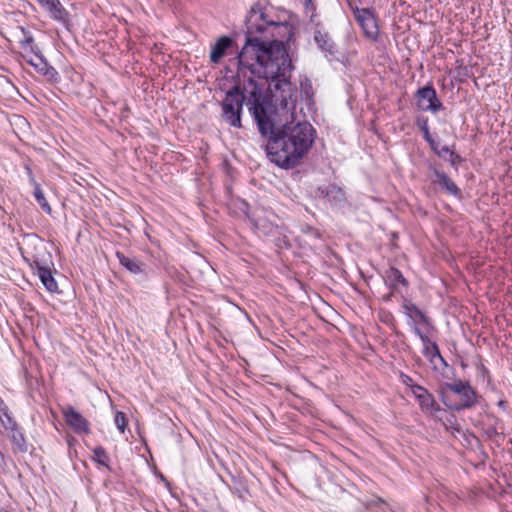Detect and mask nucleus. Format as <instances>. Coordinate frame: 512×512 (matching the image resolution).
<instances>
[{"mask_svg": "<svg viewBox=\"0 0 512 512\" xmlns=\"http://www.w3.org/2000/svg\"><path fill=\"white\" fill-rule=\"evenodd\" d=\"M276 29L288 26L270 18L268 10L260 2L253 4L246 17V41L238 56L239 72L249 70L258 78L270 80L268 89L277 105L291 120L275 118L277 107L271 103L270 113L255 108L256 124L268 159L282 169L298 166L308 154L316 138V131L307 121H297L293 110L297 100L296 87L289 77L293 70L292 60L282 41H267L274 37Z\"/></svg>", "mask_w": 512, "mask_h": 512, "instance_id": "nucleus-1", "label": "nucleus"}, {"mask_svg": "<svg viewBox=\"0 0 512 512\" xmlns=\"http://www.w3.org/2000/svg\"><path fill=\"white\" fill-rule=\"evenodd\" d=\"M243 103H246L255 121V108H263L266 114L271 110V102L264 96L263 86L252 78L248 79L242 89L239 85L232 87L222 101V117L230 126L241 128Z\"/></svg>", "mask_w": 512, "mask_h": 512, "instance_id": "nucleus-2", "label": "nucleus"}, {"mask_svg": "<svg viewBox=\"0 0 512 512\" xmlns=\"http://www.w3.org/2000/svg\"><path fill=\"white\" fill-rule=\"evenodd\" d=\"M437 393L448 409L457 412L473 408L479 398L477 391L470 383L463 380L441 383Z\"/></svg>", "mask_w": 512, "mask_h": 512, "instance_id": "nucleus-3", "label": "nucleus"}, {"mask_svg": "<svg viewBox=\"0 0 512 512\" xmlns=\"http://www.w3.org/2000/svg\"><path fill=\"white\" fill-rule=\"evenodd\" d=\"M352 11L357 23L363 31L364 36L372 42H377L379 39V26L377 19L371 10L355 6Z\"/></svg>", "mask_w": 512, "mask_h": 512, "instance_id": "nucleus-4", "label": "nucleus"}, {"mask_svg": "<svg viewBox=\"0 0 512 512\" xmlns=\"http://www.w3.org/2000/svg\"><path fill=\"white\" fill-rule=\"evenodd\" d=\"M404 314L408 318V325L415 332L416 329H435L432 319L421 311L415 304L405 301L402 304Z\"/></svg>", "mask_w": 512, "mask_h": 512, "instance_id": "nucleus-5", "label": "nucleus"}, {"mask_svg": "<svg viewBox=\"0 0 512 512\" xmlns=\"http://www.w3.org/2000/svg\"><path fill=\"white\" fill-rule=\"evenodd\" d=\"M415 97L417 99V106L422 111L436 113L444 109L443 104L437 97L436 90L431 85L418 89Z\"/></svg>", "mask_w": 512, "mask_h": 512, "instance_id": "nucleus-6", "label": "nucleus"}, {"mask_svg": "<svg viewBox=\"0 0 512 512\" xmlns=\"http://www.w3.org/2000/svg\"><path fill=\"white\" fill-rule=\"evenodd\" d=\"M412 394L418 401L419 408L424 414L435 416L441 411V407L435 400V397L425 387L414 386Z\"/></svg>", "mask_w": 512, "mask_h": 512, "instance_id": "nucleus-7", "label": "nucleus"}, {"mask_svg": "<svg viewBox=\"0 0 512 512\" xmlns=\"http://www.w3.org/2000/svg\"><path fill=\"white\" fill-rule=\"evenodd\" d=\"M62 415L67 425L77 434H90V424L77 410L71 405L61 409Z\"/></svg>", "mask_w": 512, "mask_h": 512, "instance_id": "nucleus-8", "label": "nucleus"}, {"mask_svg": "<svg viewBox=\"0 0 512 512\" xmlns=\"http://www.w3.org/2000/svg\"><path fill=\"white\" fill-rule=\"evenodd\" d=\"M33 56L28 57L27 54L23 55V58L27 61L28 64L33 66L37 72L46 76L49 79L55 78L57 75V71L48 64L47 60L41 54L40 50L36 53H32Z\"/></svg>", "mask_w": 512, "mask_h": 512, "instance_id": "nucleus-9", "label": "nucleus"}, {"mask_svg": "<svg viewBox=\"0 0 512 512\" xmlns=\"http://www.w3.org/2000/svg\"><path fill=\"white\" fill-rule=\"evenodd\" d=\"M430 168L436 178L433 182L438 183L441 189L444 190L447 194H450L458 199L462 198V192L460 188L445 172L432 166Z\"/></svg>", "mask_w": 512, "mask_h": 512, "instance_id": "nucleus-10", "label": "nucleus"}, {"mask_svg": "<svg viewBox=\"0 0 512 512\" xmlns=\"http://www.w3.org/2000/svg\"><path fill=\"white\" fill-rule=\"evenodd\" d=\"M383 279L388 288L392 290V293L401 292L400 286L408 287V281L401 271L395 267L388 268L383 275Z\"/></svg>", "mask_w": 512, "mask_h": 512, "instance_id": "nucleus-11", "label": "nucleus"}, {"mask_svg": "<svg viewBox=\"0 0 512 512\" xmlns=\"http://www.w3.org/2000/svg\"><path fill=\"white\" fill-rule=\"evenodd\" d=\"M422 354L429 361L433 370L438 371L448 367V363L441 355L437 344L431 345L430 348L423 347Z\"/></svg>", "mask_w": 512, "mask_h": 512, "instance_id": "nucleus-12", "label": "nucleus"}, {"mask_svg": "<svg viewBox=\"0 0 512 512\" xmlns=\"http://www.w3.org/2000/svg\"><path fill=\"white\" fill-rule=\"evenodd\" d=\"M32 267L37 271V275L47 291L51 293L58 291V284L53 277L50 268L41 265L38 260L34 261V265Z\"/></svg>", "mask_w": 512, "mask_h": 512, "instance_id": "nucleus-13", "label": "nucleus"}, {"mask_svg": "<svg viewBox=\"0 0 512 512\" xmlns=\"http://www.w3.org/2000/svg\"><path fill=\"white\" fill-rule=\"evenodd\" d=\"M120 264L125 267L129 272L135 275H146L147 265L135 257H129L122 252H116Z\"/></svg>", "mask_w": 512, "mask_h": 512, "instance_id": "nucleus-14", "label": "nucleus"}, {"mask_svg": "<svg viewBox=\"0 0 512 512\" xmlns=\"http://www.w3.org/2000/svg\"><path fill=\"white\" fill-rule=\"evenodd\" d=\"M313 39L321 51L329 55H335L337 53L336 44L327 32L316 29Z\"/></svg>", "mask_w": 512, "mask_h": 512, "instance_id": "nucleus-15", "label": "nucleus"}, {"mask_svg": "<svg viewBox=\"0 0 512 512\" xmlns=\"http://www.w3.org/2000/svg\"><path fill=\"white\" fill-rule=\"evenodd\" d=\"M231 46L232 39L228 36H221L211 48L210 61L214 64L219 63Z\"/></svg>", "mask_w": 512, "mask_h": 512, "instance_id": "nucleus-16", "label": "nucleus"}, {"mask_svg": "<svg viewBox=\"0 0 512 512\" xmlns=\"http://www.w3.org/2000/svg\"><path fill=\"white\" fill-rule=\"evenodd\" d=\"M54 20L65 21L67 12L59 0H37Z\"/></svg>", "mask_w": 512, "mask_h": 512, "instance_id": "nucleus-17", "label": "nucleus"}, {"mask_svg": "<svg viewBox=\"0 0 512 512\" xmlns=\"http://www.w3.org/2000/svg\"><path fill=\"white\" fill-rule=\"evenodd\" d=\"M27 171H28V174L30 175L31 180L34 183V193L33 194H34V197H35L37 203L40 205V207L42 208V210L44 212H46L47 214H51V212H52L51 206L49 205L46 197L44 196V193H43L40 185L34 180L32 170L29 167H27Z\"/></svg>", "mask_w": 512, "mask_h": 512, "instance_id": "nucleus-18", "label": "nucleus"}, {"mask_svg": "<svg viewBox=\"0 0 512 512\" xmlns=\"http://www.w3.org/2000/svg\"><path fill=\"white\" fill-rule=\"evenodd\" d=\"M9 437L13 443L14 451L25 453L28 450L27 443L23 432L19 427L12 429L8 432Z\"/></svg>", "mask_w": 512, "mask_h": 512, "instance_id": "nucleus-19", "label": "nucleus"}, {"mask_svg": "<svg viewBox=\"0 0 512 512\" xmlns=\"http://www.w3.org/2000/svg\"><path fill=\"white\" fill-rule=\"evenodd\" d=\"M255 229L263 235H275L278 231V226L271 223L265 218L258 217L253 220Z\"/></svg>", "mask_w": 512, "mask_h": 512, "instance_id": "nucleus-20", "label": "nucleus"}, {"mask_svg": "<svg viewBox=\"0 0 512 512\" xmlns=\"http://www.w3.org/2000/svg\"><path fill=\"white\" fill-rule=\"evenodd\" d=\"M21 31L24 34V38L19 41L21 49L24 50L27 55L28 53L32 54L38 52L39 48L34 44L33 36L24 28H21Z\"/></svg>", "mask_w": 512, "mask_h": 512, "instance_id": "nucleus-21", "label": "nucleus"}, {"mask_svg": "<svg viewBox=\"0 0 512 512\" xmlns=\"http://www.w3.org/2000/svg\"><path fill=\"white\" fill-rule=\"evenodd\" d=\"M320 237L321 235L317 230L307 227L304 230V234L300 239L304 243V245H307L310 248H312L316 246L317 242H319Z\"/></svg>", "mask_w": 512, "mask_h": 512, "instance_id": "nucleus-22", "label": "nucleus"}, {"mask_svg": "<svg viewBox=\"0 0 512 512\" xmlns=\"http://www.w3.org/2000/svg\"><path fill=\"white\" fill-rule=\"evenodd\" d=\"M435 329H416L415 332H413L419 339L421 340L423 347L430 348L431 345H436L437 343L435 341L431 340V333L434 332Z\"/></svg>", "mask_w": 512, "mask_h": 512, "instance_id": "nucleus-23", "label": "nucleus"}, {"mask_svg": "<svg viewBox=\"0 0 512 512\" xmlns=\"http://www.w3.org/2000/svg\"><path fill=\"white\" fill-rule=\"evenodd\" d=\"M93 459L100 465L109 467L110 458L106 450L102 446H98L93 450Z\"/></svg>", "mask_w": 512, "mask_h": 512, "instance_id": "nucleus-24", "label": "nucleus"}, {"mask_svg": "<svg viewBox=\"0 0 512 512\" xmlns=\"http://www.w3.org/2000/svg\"><path fill=\"white\" fill-rule=\"evenodd\" d=\"M417 126L420 128V130L423 132L424 139L428 142L432 138L430 131H429V125H428V119L425 117H421L417 119Z\"/></svg>", "mask_w": 512, "mask_h": 512, "instance_id": "nucleus-25", "label": "nucleus"}, {"mask_svg": "<svg viewBox=\"0 0 512 512\" xmlns=\"http://www.w3.org/2000/svg\"><path fill=\"white\" fill-rule=\"evenodd\" d=\"M114 422H115V425L117 426V428L119 429V431L121 433H124L126 426H127L126 415L121 411L116 412L115 417H114Z\"/></svg>", "mask_w": 512, "mask_h": 512, "instance_id": "nucleus-26", "label": "nucleus"}, {"mask_svg": "<svg viewBox=\"0 0 512 512\" xmlns=\"http://www.w3.org/2000/svg\"><path fill=\"white\" fill-rule=\"evenodd\" d=\"M2 415L6 417V420L1 419L2 425L6 431L9 432L12 429L18 427L17 422L8 414V409L6 410V414H2Z\"/></svg>", "mask_w": 512, "mask_h": 512, "instance_id": "nucleus-27", "label": "nucleus"}, {"mask_svg": "<svg viewBox=\"0 0 512 512\" xmlns=\"http://www.w3.org/2000/svg\"><path fill=\"white\" fill-rule=\"evenodd\" d=\"M452 167L457 168L458 164L463 162V158L457 154L455 151L450 152L449 157L446 158Z\"/></svg>", "mask_w": 512, "mask_h": 512, "instance_id": "nucleus-28", "label": "nucleus"}, {"mask_svg": "<svg viewBox=\"0 0 512 512\" xmlns=\"http://www.w3.org/2000/svg\"><path fill=\"white\" fill-rule=\"evenodd\" d=\"M301 90L307 97H310L312 93V84L309 79H305L301 82Z\"/></svg>", "mask_w": 512, "mask_h": 512, "instance_id": "nucleus-29", "label": "nucleus"}, {"mask_svg": "<svg viewBox=\"0 0 512 512\" xmlns=\"http://www.w3.org/2000/svg\"><path fill=\"white\" fill-rule=\"evenodd\" d=\"M401 381L404 385L410 388L411 392L413 393V387L414 386H420L419 384L414 383L413 379L406 374H401Z\"/></svg>", "mask_w": 512, "mask_h": 512, "instance_id": "nucleus-30", "label": "nucleus"}, {"mask_svg": "<svg viewBox=\"0 0 512 512\" xmlns=\"http://www.w3.org/2000/svg\"><path fill=\"white\" fill-rule=\"evenodd\" d=\"M452 151L453 150H451L448 146H442L441 149L439 150L438 156L446 159V155L447 154L449 155L450 152H452Z\"/></svg>", "mask_w": 512, "mask_h": 512, "instance_id": "nucleus-31", "label": "nucleus"}, {"mask_svg": "<svg viewBox=\"0 0 512 512\" xmlns=\"http://www.w3.org/2000/svg\"><path fill=\"white\" fill-rule=\"evenodd\" d=\"M431 149L433 150V152L438 155L439 153V150L441 149V147L439 146V143L436 142L434 139H431L430 141H428Z\"/></svg>", "mask_w": 512, "mask_h": 512, "instance_id": "nucleus-32", "label": "nucleus"}, {"mask_svg": "<svg viewBox=\"0 0 512 512\" xmlns=\"http://www.w3.org/2000/svg\"><path fill=\"white\" fill-rule=\"evenodd\" d=\"M346 1L351 9L355 8V6L358 7L359 5H362L364 2V0H346Z\"/></svg>", "mask_w": 512, "mask_h": 512, "instance_id": "nucleus-33", "label": "nucleus"}, {"mask_svg": "<svg viewBox=\"0 0 512 512\" xmlns=\"http://www.w3.org/2000/svg\"><path fill=\"white\" fill-rule=\"evenodd\" d=\"M497 405H498L501 409H503V410H505V409L507 408V402H506L505 400H502V399L498 401Z\"/></svg>", "mask_w": 512, "mask_h": 512, "instance_id": "nucleus-34", "label": "nucleus"}, {"mask_svg": "<svg viewBox=\"0 0 512 512\" xmlns=\"http://www.w3.org/2000/svg\"><path fill=\"white\" fill-rule=\"evenodd\" d=\"M487 434L489 436H494V435L497 434V430L494 427H491V428L488 429Z\"/></svg>", "mask_w": 512, "mask_h": 512, "instance_id": "nucleus-35", "label": "nucleus"}, {"mask_svg": "<svg viewBox=\"0 0 512 512\" xmlns=\"http://www.w3.org/2000/svg\"><path fill=\"white\" fill-rule=\"evenodd\" d=\"M395 293H392V291L387 295V296H384L383 299L385 301H389L391 299V297L394 295Z\"/></svg>", "mask_w": 512, "mask_h": 512, "instance_id": "nucleus-36", "label": "nucleus"}]
</instances>
